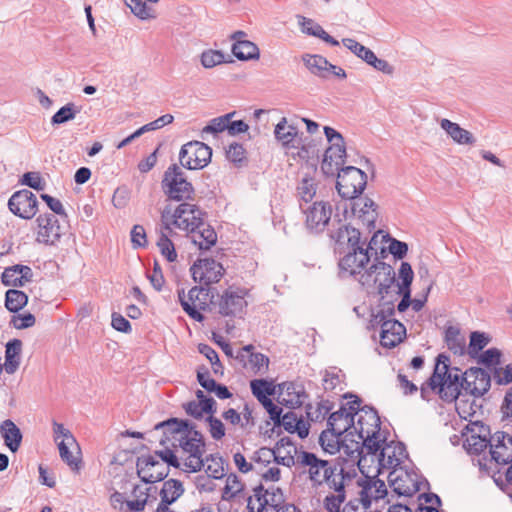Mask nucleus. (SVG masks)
I'll return each mask as SVG.
<instances>
[{"mask_svg": "<svg viewBox=\"0 0 512 512\" xmlns=\"http://www.w3.org/2000/svg\"><path fill=\"white\" fill-rule=\"evenodd\" d=\"M225 62V55L220 50L207 49L200 54V63L205 69H212Z\"/></svg>", "mask_w": 512, "mask_h": 512, "instance_id": "nucleus-54", "label": "nucleus"}, {"mask_svg": "<svg viewBox=\"0 0 512 512\" xmlns=\"http://www.w3.org/2000/svg\"><path fill=\"white\" fill-rule=\"evenodd\" d=\"M489 374L481 368H471L462 375V391L465 395L480 397L490 388Z\"/></svg>", "mask_w": 512, "mask_h": 512, "instance_id": "nucleus-19", "label": "nucleus"}, {"mask_svg": "<svg viewBox=\"0 0 512 512\" xmlns=\"http://www.w3.org/2000/svg\"><path fill=\"white\" fill-rule=\"evenodd\" d=\"M347 237L348 245L350 251L359 250L358 248H362L364 251H369L371 248V242L366 244V241H362L360 237V232L358 229L344 226V228L339 229V237L344 238Z\"/></svg>", "mask_w": 512, "mask_h": 512, "instance_id": "nucleus-46", "label": "nucleus"}, {"mask_svg": "<svg viewBox=\"0 0 512 512\" xmlns=\"http://www.w3.org/2000/svg\"><path fill=\"white\" fill-rule=\"evenodd\" d=\"M367 184L366 174L359 168L347 166L337 176L336 189L344 199H354L360 195Z\"/></svg>", "mask_w": 512, "mask_h": 512, "instance_id": "nucleus-10", "label": "nucleus"}, {"mask_svg": "<svg viewBox=\"0 0 512 512\" xmlns=\"http://www.w3.org/2000/svg\"><path fill=\"white\" fill-rule=\"evenodd\" d=\"M0 430L4 443L10 451H18L22 441V433L16 424L12 420L7 419L2 422Z\"/></svg>", "mask_w": 512, "mask_h": 512, "instance_id": "nucleus-39", "label": "nucleus"}, {"mask_svg": "<svg viewBox=\"0 0 512 512\" xmlns=\"http://www.w3.org/2000/svg\"><path fill=\"white\" fill-rule=\"evenodd\" d=\"M359 249L349 251L340 259L339 268L342 274L361 277V274L367 270L366 265L370 261L369 251H364L362 248Z\"/></svg>", "mask_w": 512, "mask_h": 512, "instance_id": "nucleus-23", "label": "nucleus"}, {"mask_svg": "<svg viewBox=\"0 0 512 512\" xmlns=\"http://www.w3.org/2000/svg\"><path fill=\"white\" fill-rule=\"evenodd\" d=\"M490 454L497 464H508L512 460V436L498 431L490 437Z\"/></svg>", "mask_w": 512, "mask_h": 512, "instance_id": "nucleus-26", "label": "nucleus"}, {"mask_svg": "<svg viewBox=\"0 0 512 512\" xmlns=\"http://www.w3.org/2000/svg\"><path fill=\"white\" fill-rule=\"evenodd\" d=\"M28 302V296L23 291L9 289L5 294V307L10 312L20 311Z\"/></svg>", "mask_w": 512, "mask_h": 512, "instance_id": "nucleus-49", "label": "nucleus"}, {"mask_svg": "<svg viewBox=\"0 0 512 512\" xmlns=\"http://www.w3.org/2000/svg\"><path fill=\"white\" fill-rule=\"evenodd\" d=\"M342 43L347 49H349L353 54H355L364 62H366L368 58H371L373 51L360 44L356 40L351 38H344Z\"/></svg>", "mask_w": 512, "mask_h": 512, "instance_id": "nucleus-59", "label": "nucleus"}, {"mask_svg": "<svg viewBox=\"0 0 512 512\" xmlns=\"http://www.w3.org/2000/svg\"><path fill=\"white\" fill-rule=\"evenodd\" d=\"M22 341L13 339L7 342L5 350L4 370L8 374H14L20 365Z\"/></svg>", "mask_w": 512, "mask_h": 512, "instance_id": "nucleus-37", "label": "nucleus"}, {"mask_svg": "<svg viewBox=\"0 0 512 512\" xmlns=\"http://www.w3.org/2000/svg\"><path fill=\"white\" fill-rule=\"evenodd\" d=\"M8 207L14 215L31 219L38 211L37 197L27 189L16 191L10 197Z\"/></svg>", "mask_w": 512, "mask_h": 512, "instance_id": "nucleus-18", "label": "nucleus"}, {"mask_svg": "<svg viewBox=\"0 0 512 512\" xmlns=\"http://www.w3.org/2000/svg\"><path fill=\"white\" fill-rule=\"evenodd\" d=\"M157 246L161 254L169 261L173 262L177 259V253L174 248V244L164 233L161 234L157 241Z\"/></svg>", "mask_w": 512, "mask_h": 512, "instance_id": "nucleus-62", "label": "nucleus"}, {"mask_svg": "<svg viewBox=\"0 0 512 512\" xmlns=\"http://www.w3.org/2000/svg\"><path fill=\"white\" fill-rule=\"evenodd\" d=\"M36 241L45 245H54L62 236V227L53 213L40 214L37 219Z\"/></svg>", "mask_w": 512, "mask_h": 512, "instance_id": "nucleus-16", "label": "nucleus"}, {"mask_svg": "<svg viewBox=\"0 0 512 512\" xmlns=\"http://www.w3.org/2000/svg\"><path fill=\"white\" fill-rule=\"evenodd\" d=\"M296 462L301 473L308 475V479L315 487H319L323 484L329 486L331 485L330 481L332 479H341L348 475V473L344 472L343 468L327 460H323L311 452L300 451Z\"/></svg>", "mask_w": 512, "mask_h": 512, "instance_id": "nucleus-5", "label": "nucleus"}, {"mask_svg": "<svg viewBox=\"0 0 512 512\" xmlns=\"http://www.w3.org/2000/svg\"><path fill=\"white\" fill-rule=\"evenodd\" d=\"M168 465L160 453L157 456H143L138 459L137 474L145 483L158 482L167 476Z\"/></svg>", "mask_w": 512, "mask_h": 512, "instance_id": "nucleus-14", "label": "nucleus"}, {"mask_svg": "<svg viewBox=\"0 0 512 512\" xmlns=\"http://www.w3.org/2000/svg\"><path fill=\"white\" fill-rule=\"evenodd\" d=\"M306 398L302 385L284 382L279 385L278 401L290 408L300 407Z\"/></svg>", "mask_w": 512, "mask_h": 512, "instance_id": "nucleus-31", "label": "nucleus"}, {"mask_svg": "<svg viewBox=\"0 0 512 512\" xmlns=\"http://www.w3.org/2000/svg\"><path fill=\"white\" fill-rule=\"evenodd\" d=\"M414 272L408 262H402L398 269V290H411Z\"/></svg>", "mask_w": 512, "mask_h": 512, "instance_id": "nucleus-56", "label": "nucleus"}, {"mask_svg": "<svg viewBox=\"0 0 512 512\" xmlns=\"http://www.w3.org/2000/svg\"><path fill=\"white\" fill-rule=\"evenodd\" d=\"M358 466L362 472L368 462L376 464L377 472L382 470L399 469L401 463L407 458L405 446L400 442L385 443L383 440L379 443L376 451H365L358 457Z\"/></svg>", "mask_w": 512, "mask_h": 512, "instance_id": "nucleus-6", "label": "nucleus"}, {"mask_svg": "<svg viewBox=\"0 0 512 512\" xmlns=\"http://www.w3.org/2000/svg\"><path fill=\"white\" fill-rule=\"evenodd\" d=\"M276 464L290 468L297 465L296 459L300 451L288 438H281L273 448Z\"/></svg>", "mask_w": 512, "mask_h": 512, "instance_id": "nucleus-35", "label": "nucleus"}, {"mask_svg": "<svg viewBox=\"0 0 512 512\" xmlns=\"http://www.w3.org/2000/svg\"><path fill=\"white\" fill-rule=\"evenodd\" d=\"M79 110L76 108L74 103H68L61 107L51 118L52 125H60L68 121L73 120Z\"/></svg>", "mask_w": 512, "mask_h": 512, "instance_id": "nucleus-55", "label": "nucleus"}, {"mask_svg": "<svg viewBox=\"0 0 512 512\" xmlns=\"http://www.w3.org/2000/svg\"><path fill=\"white\" fill-rule=\"evenodd\" d=\"M235 115V112L212 119L207 126L203 128L204 133H220L227 130L228 122Z\"/></svg>", "mask_w": 512, "mask_h": 512, "instance_id": "nucleus-60", "label": "nucleus"}, {"mask_svg": "<svg viewBox=\"0 0 512 512\" xmlns=\"http://www.w3.org/2000/svg\"><path fill=\"white\" fill-rule=\"evenodd\" d=\"M298 23L301 27L303 33H306L311 36L318 37L322 39L324 42L332 45L338 46L339 42L330 36L318 23L310 18H306L304 16L298 17Z\"/></svg>", "mask_w": 512, "mask_h": 512, "instance_id": "nucleus-40", "label": "nucleus"}, {"mask_svg": "<svg viewBox=\"0 0 512 512\" xmlns=\"http://www.w3.org/2000/svg\"><path fill=\"white\" fill-rule=\"evenodd\" d=\"M211 148L200 141H191L184 144L179 153V160L183 167L194 170L202 169L211 160Z\"/></svg>", "mask_w": 512, "mask_h": 512, "instance_id": "nucleus-13", "label": "nucleus"}, {"mask_svg": "<svg viewBox=\"0 0 512 512\" xmlns=\"http://www.w3.org/2000/svg\"><path fill=\"white\" fill-rule=\"evenodd\" d=\"M358 281L366 288H375L384 297L395 282V271L391 265L378 261L365 270Z\"/></svg>", "mask_w": 512, "mask_h": 512, "instance_id": "nucleus-8", "label": "nucleus"}, {"mask_svg": "<svg viewBox=\"0 0 512 512\" xmlns=\"http://www.w3.org/2000/svg\"><path fill=\"white\" fill-rule=\"evenodd\" d=\"M349 474L343 478H334L332 479L331 485L327 486L330 493H328L324 500L323 505L326 511L328 512H342L343 504L346 500V491L345 487L348 482H350Z\"/></svg>", "mask_w": 512, "mask_h": 512, "instance_id": "nucleus-24", "label": "nucleus"}, {"mask_svg": "<svg viewBox=\"0 0 512 512\" xmlns=\"http://www.w3.org/2000/svg\"><path fill=\"white\" fill-rule=\"evenodd\" d=\"M155 429L163 430L160 443L165 449L160 451V456L169 465L185 472H198L204 468V438L187 421L172 418L157 424Z\"/></svg>", "mask_w": 512, "mask_h": 512, "instance_id": "nucleus-1", "label": "nucleus"}, {"mask_svg": "<svg viewBox=\"0 0 512 512\" xmlns=\"http://www.w3.org/2000/svg\"><path fill=\"white\" fill-rule=\"evenodd\" d=\"M53 439L57 444L60 458L73 471H78L81 464V451L76 438L63 424L53 421Z\"/></svg>", "mask_w": 512, "mask_h": 512, "instance_id": "nucleus-7", "label": "nucleus"}, {"mask_svg": "<svg viewBox=\"0 0 512 512\" xmlns=\"http://www.w3.org/2000/svg\"><path fill=\"white\" fill-rule=\"evenodd\" d=\"M490 342V337L484 333L479 331H474L470 334V343H469V354L471 356L477 355L485 346H487Z\"/></svg>", "mask_w": 512, "mask_h": 512, "instance_id": "nucleus-57", "label": "nucleus"}, {"mask_svg": "<svg viewBox=\"0 0 512 512\" xmlns=\"http://www.w3.org/2000/svg\"><path fill=\"white\" fill-rule=\"evenodd\" d=\"M33 271L29 266L16 264L4 269L1 275L2 284L5 286L23 287L31 282Z\"/></svg>", "mask_w": 512, "mask_h": 512, "instance_id": "nucleus-30", "label": "nucleus"}, {"mask_svg": "<svg viewBox=\"0 0 512 512\" xmlns=\"http://www.w3.org/2000/svg\"><path fill=\"white\" fill-rule=\"evenodd\" d=\"M252 345L244 346L237 358L244 361V366L254 374H264L268 370L269 358L262 353H254Z\"/></svg>", "mask_w": 512, "mask_h": 512, "instance_id": "nucleus-34", "label": "nucleus"}, {"mask_svg": "<svg viewBox=\"0 0 512 512\" xmlns=\"http://www.w3.org/2000/svg\"><path fill=\"white\" fill-rule=\"evenodd\" d=\"M205 213L193 203L183 202L173 207L168 205L161 213V224L166 231L179 229L192 233V242L201 250H208L217 241V234L204 223Z\"/></svg>", "mask_w": 512, "mask_h": 512, "instance_id": "nucleus-2", "label": "nucleus"}, {"mask_svg": "<svg viewBox=\"0 0 512 512\" xmlns=\"http://www.w3.org/2000/svg\"><path fill=\"white\" fill-rule=\"evenodd\" d=\"M439 125L446 135L457 145L473 146L476 143L474 135L456 122L442 118L439 120Z\"/></svg>", "mask_w": 512, "mask_h": 512, "instance_id": "nucleus-32", "label": "nucleus"}, {"mask_svg": "<svg viewBox=\"0 0 512 512\" xmlns=\"http://www.w3.org/2000/svg\"><path fill=\"white\" fill-rule=\"evenodd\" d=\"M359 486L358 496L361 498V501H365L371 507H373V504L378 505L380 501H383V504L391 502L393 494L388 492L384 481L375 477H368L359 483Z\"/></svg>", "mask_w": 512, "mask_h": 512, "instance_id": "nucleus-15", "label": "nucleus"}, {"mask_svg": "<svg viewBox=\"0 0 512 512\" xmlns=\"http://www.w3.org/2000/svg\"><path fill=\"white\" fill-rule=\"evenodd\" d=\"M253 462L255 470L264 468L275 462V455L273 448L262 447L254 453Z\"/></svg>", "mask_w": 512, "mask_h": 512, "instance_id": "nucleus-58", "label": "nucleus"}, {"mask_svg": "<svg viewBox=\"0 0 512 512\" xmlns=\"http://www.w3.org/2000/svg\"><path fill=\"white\" fill-rule=\"evenodd\" d=\"M342 512H380L379 507H371L357 496L343 506Z\"/></svg>", "mask_w": 512, "mask_h": 512, "instance_id": "nucleus-63", "label": "nucleus"}, {"mask_svg": "<svg viewBox=\"0 0 512 512\" xmlns=\"http://www.w3.org/2000/svg\"><path fill=\"white\" fill-rule=\"evenodd\" d=\"M302 61L307 70L319 78L328 79L331 75L339 79H345L347 77L344 69L333 65L321 55L304 54L302 56Z\"/></svg>", "mask_w": 512, "mask_h": 512, "instance_id": "nucleus-17", "label": "nucleus"}, {"mask_svg": "<svg viewBox=\"0 0 512 512\" xmlns=\"http://www.w3.org/2000/svg\"><path fill=\"white\" fill-rule=\"evenodd\" d=\"M203 293L202 288L193 287L189 290L186 296L184 290L178 292V298L183 310L194 320L203 321L204 316L199 312L205 305V302L200 301L199 296Z\"/></svg>", "mask_w": 512, "mask_h": 512, "instance_id": "nucleus-28", "label": "nucleus"}, {"mask_svg": "<svg viewBox=\"0 0 512 512\" xmlns=\"http://www.w3.org/2000/svg\"><path fill=\"white\" fill-rule=\"evenodd\" d=\"M315 174V170L312 171V173L309 172L304 174L297 187L298 196L306 203L310 202L314 198L317 191Z\"/></svg>", "mask_w": 512, "mask_h": 512, "instance_id": "nucleus-44", "label": "nucleus"}, {"mask_svg": "<svg viewBox=\"0 0 512 512\" xmlns=\"http://www.w3.org/2000/svg\"><path fill=\"white\" fill-rule=\"evenodd\" d=\"M490 445V437H485L484 434H477V436H466L463 446L468 453L479 454Z\"/></svg>", "mask_w": 512, "mask_h": 512, "instance_id": "nucleus-52", "label": "nucleus"}, {"mask_svg": "<svg viewBox=\"0 0 512 512\" xmlns=\"http://www.w3.org/2000/svg\"><path fill=\"white\" fill-rule=\"evenodd\" d=\"M276 495L264 490L262 486L254 489L253 495L247 500V508L250 512H262L267 505H277Z\"/></svg>", "mask_w": 512, "mask_h": 512, "instance_id": "nucleus-38", "label": "nucleus"}, {"mask_svg": "<svg viewBox=\"0 0 512 512\" xmlns=\"http://www.w3.org/2000/svg\"><path fill=\"white\" fill-rule=\"evenodd\" d=\"M319 441L322 448L330 454H334L339 451L341 443H343L344 446L349 450L347 453L351 454V447L348 444H345L347 438L343 437L342 435H338L331 429L323 431L320 435Z\"/></svg>", "mask_w": 512, "mask_h": 512, "instance_id": "nucleus-42", "label": "nucleus"}, {"mask_svg": "<svg viewBox=\"0 0 512 512\" xmlns=\"http://www.w3.org/2000/svg\"><path fill=\"white\" fill-rule=\"evenodd\" d=\"M134 497L133 500H128L127 510L129 512H140L144 510L145 505L148 500V492L147 489L141 486H135L132 492Z\"/></svg>", "mask_w": 512, "mask_h": 512, "instance_id": "nucleus-53", "label": "nucleus"}, {"mask_svg": "<svg viewBox=\"0 0 512 512\" xmlns=\"http://www.w3.org/2000/svg\"><path fill=\"white\" fill-rule=\"evenodd\" d=\"M467 397L468 395L462 393L461 396L455 400L456 410L461 418H470L473 420L474 416L480 408V405H478L475 400L470 401V399Z\"/></svg>", "mask_w": 512, "mask_h": 512, "instance_id": "nucleus-51", "label": "nucleus"}, {"mask_svg": "<svg viewBox=\"0 0 512 512\" xmlns=\"http://www.w3.org/2000/svg\"><path fill=\"white\" fill-rule=\"evenodd\" d=\"M353 424V437L356 435L358 440L351 439V455L357 453V457L365 451H376L379 443L382 442L380 435V418L377 412L368 406L360 407L355 410Z\"/></svg>", "mask_w": 512, "mask_h": 512, "instance_id": "nucleus-3", "label": "nucleus"}, {"mask_svg": "<svg viewBox=\"0 0 512 512\" xmlns=\"http://www.w3.org/2000/svg\"><path fill=\"white\" fill-rule=\"evenodd\" d=\"M445 342L450 351L462 355L465 351V338L457 327L449 326L445 331Z\"/></svg>", "mask_w": 512, "mask_h": 512, "instance_id": "nucleus-45", "label": "nucleus"}, {"mask_svg": "<svg viewBox=\"0 0 512 512\" xmlns=\"http://www.w3.org/2000/svg\"><path fill=\"white\" fill-rule=\"evenodd\" d=\"M224 269L222 265L214 259H199L191 267V273L194 281L209 285L217 283L223 276Z\"/></svg>", "mask_w": 512, "mask_h": 512, "instance_id": "nucleus-20", "label": "nucleus"}, {"mask_svg": "<svg viewBox=\"0 0 512 512\" xmlns=\"http://www.w3.org/2000/svg\"><path fill=\"white\" fill-rule=\"evenodd\" d=\"M298 135V128L294 124H290L286 117H282L275 125V140L286 151L297 149L299 147Z\"/></svg>", "mask_w": 512, "mask_h": 512, "instance_id": "nucleus-27", "label": "nucleus"}, {"mask_svg": "<svg viewBox=\"0 0 512 512\" xmlns=\"http://www.w3.org/2000/svg\"><path fill=\"white\" fill-rule=\"evenodd\" d=\"M161 184L163 192L171 200H188L194 194L193 185L187 181L184 172L175 164L167 168Z\"/></svg>", "mask_w": 512, "mask_h": 512, "instance_id": "nucleus-9", "label": "nucleus"}, {"mask_svg": "<svg viewBox=\"0 0 512 512\" xmlns=\"http://www.w3.org/2000/svg\"><path fill=\"white\" fill-rule=\"evenodd\" d=\"M351 200V215L368 228H374L378 216L375 202L370 198L358 196Z\"/></svg>", "mask_w": 512, "mask_h": 512, "instance_id": "nucleus-25", "label": "nucleus"}, {"mask_svg": "<svg viewBox=\"0 0 512 512\" xmlns=\"http://www.w3.org/2000/svg\"><path fill=\"white\" fill-rule=\"evenodd\" d=\"M388 482L391 493L397 496L410 497L421 489L424 485L421 477L414 471H408L403 468L394 469L388 474Z\"/></svg>", "mask_w": 512, "mask_h": 512, "instance_id": "nucleus-11", "label": "nucleus"}, {"mask_svg": "<svg viewBox=\"0 0 512 512\" xmlns=\"http://www.w3.org/2000/svg\"><path fill=\"white\" fill-rule=\"evenodd\" d=\"M360 405V399L354 397V399L348 401L345 406L333 412L328 419L329 429L345 438L349 436L353 437L354 413L355 410H359Z\"/></svg>", "mask_w": 512, "mask_h": 512, "instance_id": "nucleus-12", "label": "nucleus"}, {"mask_svg": "<svg viewBox=\"0 0 512 512\" xmlns=\"http://www.w3.org/2000/svg\"><path fill=\"white\" fill-rule=\"evenodd\" d=\"M22 184L38 191L45 188V181L38 172H27L23 175Z\"/></svg>", "mask_w": 512, "mask_h": 512, "instance_id": "nucleus-64", "label": "nucleus"}, {"mask_svg": "<svg viewBox=\"0 0 512 512\" xmlns=\"http://www.w3.org/2000/svg\"><path fill=\"white\" fill-rule=\"evenodd\" d=\"M252 394L258 399L259 402L266 400L268 396L275 394V385L272 381L265 379H254L250 382Z\"/></svg>", "mask_w": 512, "mask_h": 512, "instance_id": "nucleus-50", "label": "nucleus"}, {"mask_svg": "<svg viewBox=\"0 0 512 512\" xmlns=\"http://www.w3.org/2000/svg\"><path fill=\"white\" fill-rule=\"evenodd\" d=\"M243 489V484L235 474H230L226 478V484L223 489V499H231L237 496Z\"/></svg>", "mask_w": 512, "mask_h": 512, "instance_id": "nucleus-61", "label": "nucleus"}, {"mask_svg": "<svg viewBox=\"0 0 512 512\" xmlns=\"http://www.w3.org/2000/svg\"><path fill=\"white\" fill-rule=\"evenodd\" d=\"M198 401H191L184 405L187 414L194 418H200L204 413L211 414L215 401L211 397H206L203 391L198 390L196 393Z\"/></svg>", "mask_w": 512, "mask_h": 512, "instance_id": "nucleus-36", "label": "nucleus"}, {"mask_svg": "<svg viewBox=\"0 0 512 512\" xmlns=\"http://www.w3.org/2000/svg\"><path fill=\"white\" fill-rule=\"evenodd\" d=\"M406 336L405 326L398 320L384 321L381 325L380 343L383 347L393 348Z\"/></svg>", "mask_w": 512, "mask_h": 512, "instance_id": "nucleus-29", "label": "nucleus"}, {"mask_svg": "<svg viewBox=\"0 0 512 512\" xmlns=\"http://www.w3.org/2000/svg\"><path fill=\"white\" fill-rule=\"evenodd\" d=\"M183 483L176 479H168L163 482L159 492L160 501L166 504L175 503L184 494Z\"/></svg>", "mask_w": 512, "mask_h": 512, "instance_id": "nucleus-41", "label": "nucleus"}, {"mask_svg": "<svg viewBox=\"0 0 512 512\" xmlns=\"http://www.w3.org/2000/svg\"><path fill=\"white\" fill-rule=\"evenodd\" d=\"M324 133L330 144L326 149L324 156L328 157L329 160H336L341 164H344L346 147L343 136L329 126L324 127Z\"/></svg>", "mask_w": 512, "mask_h": 512, "instance_id": "nucleus-33", "label": "nucleus"}, {"mask_svg": "<svg viewBox=\"0 0 512 512\" xmlns=\"http://www.w3.org/2000/svg\"><path fill=\"white\" fill-rule=\"evenodd\" d=\"M306 225L310 230L321 232L328 225L332 206L328 202L316 201L305 210Z\"/></svg>", "mask_w": 512, "mask_h": 512, "instance_id": "nucleus-22", "label": "nucleus"}, {"mask_svg": "<svg viewBox=\"0 0 512 512\" xmlns=\"http://www.w3.org/2000/svg\"><path fill=\"white\" fill-rule=\"evenodd\" d=\"M248 294L249 291L246 288L229 287L221 296L220 313L225 316L241 314L247 306Z\"/></svg>", "mask_w": 512, "mask_h": 512, "instance_id": "nucleus-21", "label": "nucleus"}, {"mask_svg": "<svg viewBox=\"0 0 512 512\" xmlns=\"http://www.w3.org/2000/svg\"><path fill=\"white\" fill-rule=\"evenodd\" d=\"M131 12L141 20L156 18L155 9L149 5L147 0H124Z\"/></svg>", "mask_w": 512, "mask_h": 512, "instance_id": "nucleus-47", "label": "nucleus"}, {"mask_svg": "<svg viewBox=\"0 0 512 512\" xmlns=\"http://www.w3.org/2000/svg\"><path fill=\"white\" fill-rule=\"evenodd\" d=\"M205 472L208 477L221 479L225 476L224 460L219 454H210L204 458Z\"/></svg>", "mask_w": 512, "mask_h": 512, "instance_id": "nucleus-48", "label": "nucleus"}, {"mask_svg": "<svg viewBox=\"0 0 512 512\" xmlns=\"http://www.w3.org/2000/svg\"><path fill=\"white\" fill-rule=\"evenodd\" d=\"M233 55L243 61L259 59V48L251 41L237 40L232 46Z\"/></svg>", "mask_w": 512, "mask_h": 512, "instance_id": "nucleus-43", "label": "nucleus"}, {"mask_svg": "<svg viewBox=\"0 0 512 512\" xmlns=\"http://www.w3.org/2000/svg\"><path fill=\"white\" fill-rule=\"evenodd\" d=\"M428 387L448 402H452L462 394V375L458 368H450V359L439 354L432 376L427 382Z\"/></svg>", "mask_w": 512, "mask_h": 512, "instance_id": "nucleus-4", "label": "nucleus"}]
</instances>
